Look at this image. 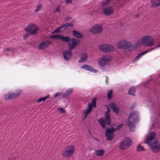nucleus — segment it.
Wrapping results in <instances>:
<instances>
[{"instance_id":"f704fd0d","label":"nucleus","mask_w":160,"mask_h":160,"mask_svg":"<svg viewBox=\"0 0 160 160\" xmlns=\"http://www.w3.org/2000/svg\"><path fill=\"white\" fill-rule=\"evenodd\" d=\"M98 63L100 66L103 67L105 66L106 64V62L102 60L101 58L98 61Z\"/></svg>"},{"instance_id":"4468645a","label":"nucleus","mask_w":160,"mask_h":160,"mask_svg":"<svg viewBox=\"0 0 160 160\" xmlns=\"http://www.w3.org/2000/svg\"><path fill=\"white\" fill-rule=\"evenodd\" d=\"M156 136V134L154 132H150L148 136L147 139L144 142L150 145V142Z\"/></svg>"},{"instance_id":"6e6552de","label":"nucleus","mask_w":160,"mask_h":160,"mask_svg":"<svg viewBox=\"0 0 160 160\" xmlns=\"http://www.w3.org/2000/svg\"><path fill=\"white\" fill-rule=\"evenodd\" d=\"M25 29L30 34H36L38 32V28L35 25L30 23Z\"/></svg>"},{"instance_id":"aec40b11","label":"nucleus","mask_w":160,"mask_h":160,"mask_svg":"<svg viewBox=\"0 0 160 160\" xmlns=\"http://www.w3.org/2000/svg\"><path fill=\"white\" fill-rule=\"evenodd\" d=\"M62 156L66 158L69 157L70 156V146H68L65 148L64 151L62 152Z\"/></svg>"},{"instance_id":"37998d69","label":"nucleus","mask_w":160,"mask_h":160,"mask_svg":"<svg viewBox=\"0 0 160 160\" xmlns=\"http://www.w3.org/2000/svg\"><path fill=\"white\" fill-rule=\"evenodd\" d=\"M58 111L62 113H63L65 112V110L64 109L62 108H58Z\"/></svg>"},{"instance_id":"e433bc0d","label":"nucleus","mask_w":160,"mask_h":160,"mask_svg":"<svg viewBox=\"0 0 160 160\" xmlns=\"http://www.w3.org/2000/svg\"><path fill=\"white\" fill-rule=\"evenodd\" d=\"M137 150L138 152L144 151H145V149L143 147L140 145H138L137 148Z\"/></svg>"},{"instance_id":"f8f14e48","label":"nucleus","mask_w":160,"mask_h":160,"mask_svg":"<svg viewBox=\"0 0 160 160\" xmlns=\"http://www.w3.org/2000/svg\"><path fill=\"white\" fill-rule=\"evenodd\" d=\"M158 47H160V44L157 45L156 47H154L153 48H152L151 49H148L147 50L143 52L142 53H140L138 56L136 57L134 59V60L135 61H137L140 58H141V57L142 55L145 54L151 51L152 50H153L155 49H156Z\"/></svg>"},{"instance_id":"7ed1b4c3","label":"nucleus","mask_w":160,"mask_h":160,"mask_svg":"<svg viewBox=\"0 0 160 160\" xmlns=\"http://www.w3.org/2000/svg\"><path fill=\"white\" fill-rule=\"evenodd\" d=\"M132 144V140L129 138H127L120 142L119 146L120 150H124L129 148Z\"/></svg>"},{"instance_id":"1a4fd4ad","label":"nucleus","mask_w":160,"mask_h":160,"mask_svg":"<svg viewBox=\"0 0 160 160\" xmlns=\"http://www.w3.org/2000/svg\"><path fill=\"white\" fill-rule=\"evenodd\" d=\"M149 146L152 150L155 153L158 152L160 150V143L158 141H155L152 143H150Z\"/></svg>"},{"instance_id":"473e14b6","label":"nucleus","mask_w":160,"mask_h":160,"mask_svg":"<svg viewBox=\"0 0 160 160\" xmlns=\"http://www.w3.org/2000/svg\"><path fill=\"white\" fill-rule=\"evenodd\" d=\"M112 89L109 90L107 94V96L108 99L110 100L112 97Z\"/></svg>"},{"instance_id":"c756f323","label":"nucleus","mask_w":160,"mask_h":160,"mask_svg":"<svg viewBox=\"0 0 160 160\" xmlns=\"http://www.w3.org/2000/svg\"><path fill=\"white\" fill-rule=\"evenodd\" d=\"M135 92V88L134 87H132L129 89L128 93L129 94L134 96V93Z\"/></svg>"},{"instance_id":"f3484780","label":"nucleus","mask_w":160,"mask_h":160,"mask_svg":"<svg viewBox=\"0 0 160 160\" xmlns=\"http://www.w3.org/2000/svg\"><path fill=\"white\" fill-rule=\"evenodd\" d=\"M81 68L91 72H97V70L94 69L92 66L89 65L84 64L82 66H81Z\"/></svg>"},{"instance_id":"4be33fe9","label":"nucleus","mask_w":160,"mask_h":160,"mask_svg":"<svg viewBox=\"0 0 160 160\" xmlns=\"http://www.w3.org/2000/svg\"><path fill=\"white\" fill-rule=\"evenodd\" d=\"M4 98L6 100H12L14 99V93H11L10 92H8L7 94L4 95Z\"/></svg>"},{"instance_id":"c9c22d12","label":"nucleus","mask_w":160,"mask_h":160,"mask_svg":"<svg viewBox=\"0 0 160 160\" xmlns=\"http://www.w3.org/2000/svg\"><path fill=\"white\" fill-rule=\"evenodd\" d=\"M36 8L35 10V12H36L39 11L42 9V5L41 4H39L36 6Z\"/></svg>"},{"instance_id":"ea45409f","label":"nucleus","mask_w":160,"mask_h":160,"mask_svg":"<svg viewBox=\"0 0 160 160\" xmlns=\"http://www.w3.org/2000/svg\"><path fill=\"white\" fill-rule=\"evenodd\" d=\"M75 149L73 146L71 145V156L72 155L74 152Z\"/></svg>"},{"instance_id":"4c0bfd02","label":"nucleus","mask_w":160,"mask_h":160,"mask_svg":"<svg viewBox=\"0 0 160 160\" xmlns=\"http://www.w3.org/2000/svg\"><path fill=\"white\" fill-rule=\"evenodd\" d=\"M22 93V91L21 90H18L17 92V94L14 93V96H15V98H17Z\"/></svg>"},{"instance_id":"ddd939ff","label":"nucleus","mask_w":160,"mask_h":160,"mask_svg":"<svg viewBox=\"0 0 160 160\" xmlns=\"http://www.w3.org/2000/svg\"><path fill=\"white\" fill-rule=\"evenodd\" d=\"M50 44V41H44L40 43L38 46V48L40 50L44 49L48 47Z\"/></svg>"},{"instance_id":"5fc2aeb1","label":"nucleus","mask_w":160,"mask_h":160,"mask_svg":"<svg viewBox=\"0 0 160 160\" xmlns=\"http://www.w3.org/2000/svg\"><path fill=\"white\" fill-rule=\"evenodd\" d=\"M72 92V90L71 89V92H70L71 93Z\"/></svg>"},{"instance_id":"09e8293b","label":"nucleus","mask_w":160,"mask_h":160,"mask_svg":"<svg viewBox=\"0 0 160 160\" xmlns=\"http://www.w3.org/2000/svg\"><path fill=\"white\" fill-rule=\"evenodd\" d=\"M65 2L67 3H70V0H66Z\"/></svg>"},{"instance_id":"9d476101","label":"nucleus","mask_w":160,"mask_h":160,"mask_svg":"<svg viewBox=\"0 0 160 160\" xmlns=\"http://www.w3.org/2000/svg\"><path fill=\"white\" fill-rule=\"evenodd\" d=\"M96 98H94L92 101L91 103H89L88 104L87 109L85 110L84 113L88 115L89 113L91 112L92 109V107L95 108L96 107Z\"/></svg>"},{"instance_id":"39448f33","label":"nucleus","mask_w":160,"mask_h":160,"mask_svg":"<svg viewBox=\"0 0 160 160\" xmlns=\"http://www.w3.org/2000/svg\"><path fill=\"white\" fill-rule=\"evenodd\" d=\"M98 48L100 51L105 52H112L114 50V48L112 46L107 44H100Z\"/></svg>"},{"instance_id":"72a5a7b5","label":"nucleus","mask_w":160,"mask_h":160,"mask_svg":"<svg viewBox=\"0 0 160 160\" xmlns=\"http://www.w3.org/2000/svg\"><path fill=\"white\" fill-rule=\"evenodd\" d=\"M60 39L62 40L63 41L68 42L70 41V38L69 37L66 36L64 37L63 35H62Z\"/></svg>"},{"instance_id":"2f4dec72","label":"nucleus","mask_w":160,"mask_h":160,"mask_svg":"<svg viewBox=\"0 0 160 160\" xmlns=\"http://www.w3.org/2000/svg\"><path fill=\"white\" fill-rule=\"evenodd\" d=\"M49 98V95H47L44 97L40 98L37 100V102H40L42 101H45L46 99H47Z\"/></svg>"},{"instance_id":"c03bdc74","label":"nucleus","mask_w":160,"mask_h":160,"mask_svg":"<svg viewBox=\"0 0 160 160\" xmlns=\"http://www.w3.org/2000/svg\"><path fill=\"white\" fill-rule=\"evenodd\" d=\"M60 6H58L56 8V9L55 10V12H60Z\"/></svg>"},{"instance_id":"864d4df0","label":"nucleus","mask_w":160,"mask_h":160,"mask_svg":"<svg viewBox=\"0 0 160 160\" xmlns=\"http://www.w3.org/2000/svg\"><path fill=\"white\" fill-rule=\"evenodd\" d=\"M70 27H73V25H72V24H71V26H70Z\"/></svg>"},{"instance_id":"412c9836","label":"nucleus","mask_w":160,"mask_h":160,"mask_svg":"<svg viewBox=\"0 0 160 160\" xmlns=\"http://www.w3.org/2000/svg\"><path fill=\"white\" fill-rule=\"evenodd\" d=\"M4 53L7 56L12 55L15 52V49L13 48H8L3 50Z\"/></svg>"},{"instance_id":"7c9ffc66","label":"nucleus","mask_w":160,"mask_h":160,"mask_svg":"<svg viewBox=\"0 0 160 160\" xmlns=\"http://www.w3.org/2000/svg\"><path fill=\"white\" fill-rule=\"evenodd\" d=\"M62 35H54L50 36V38L52 39H61Z\"/></svg>"},{"instance_id":"6ab92c4d","label":"nucleus","mask_w":160,"mask_h":160,"mask_svg":"<svg viewBox=\"0 0 160 160\" xmlns=\"http://www.w3.org/2000/svg\"><path fill=\"white\" fill-rule=\"evenodd\" d=\"M79 57L80 59L78 61L79 63L85 62L88 59V55L85 53H81L79 55Z\"/></svg>"},{"instance_id":"49530a36","label":"nucleus","mask_w":160,"mask_h":160,"mask_svg":"<svg viewBox=\"0 0 160 160\" xmlns=\"http://www.w3.org/2000/svg\"><path fill=\"white\" fill-rule=\"evenodd\" d=\"M61 93H56L54 95V97H56L58 96H59Z\"/></svg>"},{"instance_id":"6e6d98bb","label":"nucleus","mask_w":160,"mask_h":160,"mask_svg":"<svg viewBox=\"0 0 160 160\" xmlns=\"http://www.w3.org/2000/svg\"><path fill=\"white\" fill-rule=\"evenodd\" d=\"M68 45H69V47H70V44H69V43H68Z\"/></svg>"},{"instance_id":"58836bf2","label":"nucleus","mask_w":160,"mask_h":160,"mask_svg":"<svg viewBox=\"0 0 160 160\" xmlns=\"http://www.w3.org/2000/svg\"><path fill=\"white\" fill-rule=\"evenodd\" d=\"M110 1L108 0H105V1H104L102 4V7H104L107 6L108 4L110 2Z\"/></svg>"},{"instance_id":"13d9d810","label":"nucleus","mask_w":160,"mask_h":160,"mask_svg":"<svg viewBox=\"0 0 160 160\" xmlns=\"http://www.w3.org/2000/svg\"><path fill=\"white\" fill-rule=\"evenodd\" d=\"M72 0H71V3H72Z\"/></svg>"},{"instance_id":"a211bd4d","label":"nucleus","mask_w":160,"mask_h":160,"mask_svg":"<svg viewBox=\"0 0 160 160\" xmlns=\"http://www.w3.org/2000/svg\"><path fill=\"white\" fill-rule=\"evenodd\" d=\"M109 107L116 115H118V114L120 109L113 102H111L109 104Z\"/></svg>"},{"instance_id":"423d86ee","label":"nucleus","mask_w":160,"mask_h":160,"mask_svg":"<svg viewBox=\"0 0 160 160\" xmlns=\"http://www.w3.org/2000/svg\"><path fill=\"white\" fill-rule=\"evenodd\" d=\"M115 131V130L114 129V128H107L105 132V135L107 138V140L110 141L114 138V132Z\"/></svg>"},{"instance_id":"c85d7f7f","label":"nucleus","mask_w":160,"mask_h":160,"mask_svg":"<svg viewBox=\"0 0 160 160\" xmlns=\"http://www.w3.org/2000/svg\"><path fill=\"white\" fill-rule=\"evenodd\" d=\"M152 6L158 7L160 6V0H151Z\"/></svg>"},{"instance_id":"8fccbe9b","label":"nucleus","mask_w":160,"mask_h":160,"mask_svg":"<svg viewBox=\"0 0 160 160\" xmlns=\"http://www.w3.org/2000/svg\"><path fill=\"white\" fill-rule=\"evenodd\" d=\"M88 115L87 114H85L84 116V119H86Z\"/></svg>"},{"instance_id":"b1692460","label":"nucleus","mask_w":160,"mask_h":160,"mask_svg":"<svg viewBox=\"0 0 160 160\" xmlns=\"http://www.w3.org/2000/svg\"><path fill=\"white\" fill-rule=\"evenodd\" d=\"M72 33L73 36L78 38H82L83 37L82 34L76 30L73 31H72Z\"/></svg>"},{"instance_id":"f257e3e1","label":"nucleus","mask_w":160,"mask_h":160,"mask_svg":"<svg viewBox=\"0 0 160 160\" xmlns=\"http://www.w3.org/2000/svg\"><path fill=\"white\" fill-rule=\"evenodd\" d=\"M139 114L138 111H132L130 112L127 121V126L129 127V129L133 127L136 122H139Z\"/></svg>"},{"instance_id":"2eb2a0df","label":"nucleus","mask_w":160,"mask_h":160,"mask_svg":"<svg viewBox=\"0 0 160 160\" xmlns=\"http://www.w3.org/2000/svg\"><path fill=\"white\" fill-rule=\"evenodd\" d=\"M102 12L105 15L109 16L113 13V10L111 7H107L103 9Z\"/></svg>"},{"instance_id":"f03ea898","label":"nucleus","mask_w":160,"mask_h":160,"mask_svg":"<svg viewBox=\"0 0 160 160\" xmlns=\"http://www.w3.org/2000/svg\"><path fill=\"white\" fill-rule=\"evenodd\" d=\"M141 41L144 45L147 47H152L154 45V41L151 36H144Z\"/></svg>"},{"instance_id":"393cba45","label":"nucleus","mask_w":160,"mask_h":160,"mask_svg":"<svg viewBox=\"0 0 160 160\" xmlns=\"http://www.w3.org/2000/svg\"><path fill=\"white\" fill-rule=\"evenodd\" d=\"M105 153V150L103 149L97 150L95 151V154L97 156L101 157L103 156Z\"/></svg>"},{"instance_id":"603ef678","label":"nucleus","mask_w":160,"mask_h":160,"mask_svg":"<svg viewBox=\"0 0 160 160\" xmlns=\"http://www.w3.org/2000/svg\"><path fill=\"white\" fill-rule=\"evenodd\" d=\"M94 138V139L95 140H97V141H99V140L98 139H97V138Z\"/></svg>"},{"instance_id":"de8ad7c7","label":"nucleus","mask_w":160,"mask_h":160,"mask_svg":"<svg viewBox=\"0 0 160 160\" xmlns=\"http://www.w3.org/2000/svg\"><path fill=\"white\" fill-rule=\"evenodd\" d=\"M108 77H107L106 78V79L105 80V82H106V83H108L109 82L108 80Z\"/></svg>"},{"instance_id":"cd10ccee","label":"nucleus","mask_w":160,"mask_h":160,"mask_svg":"<svg viewBox=\"0 0 160 160\" xmlns=\"http://www.w3.org/2000/svg\"><path fill=\"white\" fill-rule=\"evenodd\" d=\"M99 122L100 125L102 126L103 129H105L106 128L105 122L104 118H101L98 120Z\"/></svg>"},{"instance_id":"a19ab883","label":"nucleus","mask_w":160,"mask_h":160,"mask_svg":"<svg viewBox=\"0 0 160 160\" xmlns=\"http://www.w3.org/2000/svg\"><path fill=\"white\" fill-rule=\"evenodd\" d=\"M123 124H120L116 128H114V129L115 130V131L116 130H119L123 126Z\"/></svg>"},{"instance_id":"3c124183","label":"nucleus","mask_w":160,"mask_h":160,"mask_svg":"<svg viewBox=\"0 0 160 160\" xmlns=\"http://www.w3.org/2000/svg\"><path fill=\"white\" fill-rule=\"evenodd\" d=\"M27 37H28V35H24V36L23 37L24 39H26Z\"/></svg>"},{"instance_id":"5701e85b","label":"nucleus","mask_w":160,"mask_h":160,"mask_svg":"<svg viewBox=\"0 0 160 160\" xmlns=\"http://www.w3.org/2000/svg\"><path fill=\"white\" fill-rule=\"evenodd\" d=\"M63 57L66 61H68L70 59V50H67L63 52Z\"/></svg>"},{"instance_id":"a18cd8bd","label":"nucleus","mask_w":160,"mask_h":160,"mask_svg":"<svg viewBox=\"0 0 160 160\" xmlns=\"http://www.w3.org/2000/svg\"><path fill=\"white\" fill-rule=\"evenodd\" d=\"M110 112V110L109 108L108 107H107V111L105 112V114H109Z\"/></svg>"},{"instance_id":"bb28decb","label":"nucleus","mask_w":160,"mask_h":160,"mask_svg":"<svg viewBox=\"0 0 160 160\" xmlns=\"http://www.w3.org/2000/svg\"><path fill=\"white\" fill-rule=\"evenodd\" d=\"M105 120L107 122V125H110L111 124V118L110 114H106L105 115Z\"/></svg>"},{"instance_id":"dca6fc26","label":"nucleus","mask_w":160,"mask_h":160,"mask_svg":"<svg viewBox=\"0 0 160 160\" xmlns=\"http://www.w3.org/2000/svg\"><path fill=\"white\" fill-rule=\"evenodd\" d=\"M80 40L73 38L71 39V50L74 49L80 43Z\"/></svg>"},{"instance_id":"20e7f679","label":"nucleus","mask_w":160,"mask_h":160,"mask_svg":"<svg viewBox=\"0 0 160 160\" xmlns=\"http://www.w3.org/2000/svg\"><path fill=\"white\" fill-rule=\"evenodd\" d=\"M117 45L119 48L121 49L128 48L133 47V46L130 42L124 40L120 41L117 43Z\"/></svg>"},{"instance_id":"a878e982","label":"nucleus","mask_w":160,"mask_h":160,"mask_svg":"<svg viewBox=\"0 0 160 160\" xmlns=\"http://www.w3.org/2000/svg\"><path fill=\"white\" fill-rule=\"evenodd\" d=\"M102 60L107 64L108 62L111 60V58L108 55L103 56L101 58Z\"/></svg>"},{"instance_id":"4d7b16f0","label":"nucleus","mask_w":160,"mask_h":160,"mask_svg":"<svg viewBox=\"0 0 160 160\" xmlns=\"http://www.w3.org/2000/svg\"><path fill=\"white\" fill-rule=\"evenodd\" d=\"M70 55H71V57L72 56V53H71V54H70Z\"/></svg>"},{"instance_id":"0eeeda50","label":"nucleus","mask_w":160,"mask_h":160,"mask_svg":"<svg viewBox=\"0 0 160 160\" xmlns=\"http://www.w3.org/2000/svg\"><path fill=\"white\" fill-rule=\"evenodd\" d=\"M103 30V27L100 24H96L92 27L90 31L91 32L95 34H99Z\"/></svg>"},{"instance_id":"9b49d317","label":"nucleus","mask_w":160,"mask_h":160,"mask_svg":"<svg viewBox=\"0 0 160 160\" xmlns=\"http://www.w3.org/2000/svg\"><path fill=\"white\" fill-rule=\"evenodd\" d=\"M69 26H70V24L66 23L64 25L61 26L57 28L52 33H62L67 29L68 27Z\"/></svg>"},{"instance_id":"79ce46f5","label":"nucleus","mask_w":160,"mask_h":160,"mask_svg":"<svg viewBox=\"0 0 160 160\" xmlns=\"http://www.w3.org/2000/svg\"><path fill=\"white\" fill-rule=\"evenodd\" d=\"M70 94V92L69 91H67L63 95V98H65V97H67L68 96L69 94Z\"/></svg>"}]
</instances>
